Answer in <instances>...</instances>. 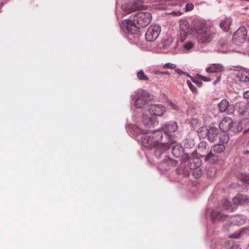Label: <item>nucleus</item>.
<instances>
[{
    "instance_id": "1",
    "label": "nucleus",
    "mask_w": 249,
    "mask_h": 249,
    "mask_svg": "<svg viewBox=\"0 0 249 249\" xmlns=\"http://www.w3.org/2000/svg\"><path fill=\"white\" fill-rule=\"evenodd\" d=\"M141 133H145L142 137V142L143 146L149 149L155 148V155L157 157H160L161 155L171 146V143H161L160 141L162 138V132L159 130H154L150 133L144 130L138 129Z\"/></svg>"
},
{
    "instance_id": "2",
    "label": "nucleus",
    "mask_w": 249,
    "mask_h": 249,
    "mask_svg": "<svg viewBox=\"0 0 249 249\" xmlns=\"http://www.w3.org/2000/svg\"><path fill=\"white\" fill-rule=\"evenodd\" d=\"M194 30L195 36L200 45H205L211 42L215 34L212 27L202 22L195 24Z\"/></svg>"
},
{
    "instance_id": "3",
    "label": "nucleus",
    "mask_w": 249,
    "mask_h": 249,
    "mask_svg": "<svg viewBox=\"0 0 249 249\" xmlns=\"http://www.w3.org/2000/svg\"><path fill=\"white\" fill-rule=\"evenodd\" d=\"M198 135L203 138L208 136L209 140L213 142L215 141L219 133L218 129L214 126H212L208 130L205 127H201L198 130Z\"/></svg>"
},
{
    "instance_id": "4",
    "label": "nucleus",
    "mask_w": 249,
    "mask_h": 249,
    "mask_svg": "<svg viewBox=\"0 0 249 249\" xmlns=\"http://www.w3.org/2000/svg\"><path fill=\"white\" fill-rule=\"evenodd\" d=\"M134 17V20L136 21L138 25L141 27H145L151 22L152 15L151 13L147 12H139L132 15Z\"/></svg>"
},
{
    "instance_id": "5",
    "label": "nucleus",
    "mask_w": 249,
    "mask_h": 249,
    "mask_svg": "<svg viewBox=\"0 0 249 249\" xmlns=\"http://www.w3.org/2000/svg\"><path fill=\"white\" fill-rule=\"evenodd\" d=\"M135 94L134 106L137 108H142L148 102L149 93L145 90L139 89L135 92Z\"/></svg>"
},
{
    "instance_id": "6",
    "label": "nucleus",
    "mask_w": 249,
    "mask_h": 249,
    "mask_svg": "<svg viewBox=\"0 0 249 249\" xmlns=\"http://www.w3.org/2000/svg\"><path fill=\"white\" fill-rule=\"evenodd\" d=\"M160 27L157 25L150 26L147 29L145 36L148 41H153L159 36L160 32Z\"/></svg>"
},
{
    "instance_id": "7",
    "label": "nucleus",
    "mask_w": 249,
    "mask_h": 249,
    "mask_svg": "<svg viewBox=\"0 0 249 249\" xmlns=\"http://www.w3.org/2000/svg\"><path fill=\"white\" fill-rule=\"evenodd\" d=\"M136 21L133 20L125 19L122 22L121 26L125 27L126 30L130 34H135L139 32V27L136 24Z\"/></svg>"
},
{
    "instance_id": "8",
    "label": "nucleus",
    "mask_w": 249,
    "mask_h": 249,
    "mask_svg": "<svg viewBox=\"0 0 249 249\" xmlns=\"http://www.w3.org/2000/svg\"><path fill=\"white\" fill-rule=\"evenodd\" d=\"M179 40L180 41H184L186 38L189 31V24L187 20L181 19L179 21Z\"/></svg>"
},
{
    "instance_id": "9",
    "label": "nucleus",
    "mask_w": 249,
    "mask_h": 249,
    "mask_svg": "<svg viewBox=\"0 0 249 249\" xmlns=\"http://www.w3.org/2000/svg\"><path fill=\"white\" fill-rule=\"evenodd\" d=\"M195 160H196L194 159H190L188 160V166H189L190 164V167L189 168L190 171L193 170V175L194 178H198L201 176L202 172L201 169L198 167L199 165V162L196 163Z\"/></svg>"
},
{
    "instance_id": "10",
    "label": "nucleus",
    "mask_w": 249,
    "mask_h": 249,
    "mask_svg": "<svg viewBox=\"0 0 249 249\" xmlns=\"http://www.w3.org/2000/svg\"><path fill=\"white\" fill-rule=\"evenodd\" d=\"M247 35V30L245 26H242L234 33V39L239 41L240 43L245 41Z\"/></svg>"
},
{
    "instance_id": "11",
    "label": "nucleus",
    "mask_w": 249,
    "mask_h": 249,
    "mask_svg": "<svg viewBox=\"0 0 249 249\" xmlns=\"http://www.w3.org/2000/svg\"><path fill=\"white\" fill-rule=\"evenodd\" d=\"M219 108L221 112H226L228 114H231L233 112L232 106L229 104L227 99H223L218 105Z\"/></svg>"
},
{
    "instance_id": "12",
    "label": "nucleus",
    "mask_w": 249,
    "mask_h": 249,
    "mask_svg": "<svg viewBox=\"0 0 249 249\" xmlns=\"http://www.w3.org/2000/svg\"><path fill=\"white\" fill-rule=\"evenodd\" d=\"M149 111L151 115L161 116L165 112V108L162 105H152L150 106Z\"/></svg>"
},
{
    "instance_id": "13",
    "label": "nucleus",
    "mask_w": 249,
    "mask_h": 249,
    "mask_svg": "<svg viewBox=\"0 0 249 249\" xmlns=\"http://www.w3.org/2000/svg\"><path fill=\"white\" fill-rule=\"evenodd\" d=\"M238 80L243 82H249V71L246 69H240L235 74Z\"/></svg>"
},
{
    "instance_id": "14",
    "label": "nucleus",
    "mask_w": 249,
    "mask_h": 249,
    "mask_svg": "<svg viewBox=\"0 0 249 249\" xmlns=\"http://www.w3.org/2000/svg\"><path fill=\"white\" fill-rule=\"evenodd\" d=\"M219 160V156L214 153L212 150H210L205 157V161L212 164L217 163Z\"/></svg>"
},
{
    "instance_id": "15",
    "label": "nucleus",
    "mask_w": 249,
    "mask_h": 249,
    "mask_svg": "<svg viewBox=\"0 0 249 249\" xmlns=\"http://www.w3.org/2000/svg\"><path fill=\"white\" fill-rule=\"evenodd\" d=\"M232 124V120L230 117L224 118L220 123L219 128L223 132L230 130L231 125Z\"/></svg>"
},
{
    "instance_id": "16",
    "label": "nucleus",
    "mask_w": 249,
    "mask_h": 249,
    "mask_svg": "<svg viewBox=\"0 0 249 249\" xmlns=\"http://www.w3.org/2000/svg\"><path fill=\"white\" fill-rule=\"evenodd\" d=\"M211 217L213 222L217 220L222 221L226 219L227 215L222 214L217 210H213L211 213Z\"/></svg>"
},
{
    "instance_id": "17",
    "label": "nucleus",
    "mask_w": 249,
    "mask_h": 249,
    "mask_svg": "<svg viewBox=\"0 0 249 249\" xmlns=\"http://www.w3.org/2000/svg\"><path fill=\"white\" fill-rule=\"evenodd\" d=\"M198 151L201 157H204L210 151L209 144L206 142L202 141L198 145Z\"/></svg>"
},
{
    "instance_id": "18",
    "label": "nucleus",
    "mask_w": 249,
    "mask_h": 249,
    "mask_svg": "<svg viewBox=\"0 0 249 249\" xmlns=\"http://www.w3.org/2000/svg\"><path fill=\"white\" fill-rule=\"evenodd\" d=\"M233 201L235 204L243 205L249 203V198L245 195H238L233 198Z\"/></svg>"
},
{
    "instance_id": "19",
    "label": "nucleus",
    "mask_w": 249,
    "mask_h": 249,
    "mask_svg": "<svg viewBox=\"0 0 249 249\" xmlns=\"http://www.w3.org/2000/svg\"><path fill=\"white\" fill-rule=\"evenodd\" d=\"M224 67L220 64H213L206 70V71L211 73H216L223 71Z\"/></svg>"
},
{
    "instance_id": "20",
    "label": "nucleus",
    "mask_w": 249,
    "mask_h": 249,
    "mask_svg": "<svg viewBox=\"0 0 249 249\" xmlns=\"http://www.w3.org/2000/svg\"><path fill=\"white\" fill-rule=\"evenodd\" d=\"M143 122L145 125L154 126L157 123L156 118L149 115H144L142 117Z\"/></svg>"
},
{
    "instance_id": "21",
    "label": "nucleus",
    "mask_w": 249,
    "mask_h": 249,
    "mask_svg": "<svg viewBox=\"0 0 249 249\" xmlns=\"http://www.w3.org/2000/svg\"><path fill=\"white\" fill-rule=\"evenodd\" d=\"M178 128V125L176 122H172L166 125L163 128L164 131L166 134L175 132Z\"/></svg>"
},
{
    "instance_id": "22",
    "label": "nucleus",
    "mask_w": 249,
    "mask_h": 249,
    "mask_svg": "<svg viewBox=\"0 0 249 249\" xmlns=\"http://www.w3.org/2000/svg\"><path fill=\"white\" fill-rule=\"evenodd\" d=\"M231 22L232 19L231 18H226L221 21L220 24V27L224 31L227 32L230 29V26Z\"/></svg>"
},
{
    "instance_id": "23",
    "label": "nucleus",
    "mask_w": 249,
    "mask_h": 249,
    "mask_svg": "<svg viewBox=\"0 0 249 249\" xmlns=\"http://www.w3.org/2000/svg\"><path fill=\"white\" fill-rule=\"evenodd\" d=\"M177 164V161L168 159L167 160L161 163V166L164 168L166 170H169L171 167L175 166Z\"/></svg>"
},
{
    "instance_id": "24",
    "label": "nucleus",
    "mask_w": 249,
    "mask_h": 249,
    "mask_svg": "<svg viewBox=\"0 0 249 249\" xmlns=\"http://www.w3.org/2000/svg\"><path fill=\"white\" fill-rule=\"evenodd\" d=\"M226 149V147L224 144H214L211 149L215 154H220L223 152Z\"/></svg>"
},
{
    "instance_id": "25",
    "label": "nucleus",
    "mask_w": 249,
    "mask_h": 249,
    "mask_svg": "<svg viewBox=\"0 0 249 249\" xmlns=\"http://www.w3.org/2000/svg\"><path fill=\"white\" fill-rule=\"evenodd\" d=\"M238 106L243 107V108L240 107H239V113L242 116H245L246 118H249V111L247 110H244V109L246 108V104L245 103L240 102L238 103Z\"/></svg>"
},
{
    "instance_id": "26",
    "label": "nucleus",
    "mask_w": 249,
    "mask_h": 249,
    "mask_svg": "<svg viewBox=\"0 0 249 249\" xmlns=\"http://www.w3.org/2000/svg\"><path fill=\"white\" fill-rule=\"evenodd\" d=\"M183 152L182 147L178 144L174 145L172 148V153L176 157H179Z\"/></svg>"
},
{
    "instance_id": "27",
    "label": "nucleus",
    "mask_w": 249,
    "mask_h": 249,
    "mask_svg": "<svg viewBox=\"0 0 249 249\" xmlns=\"http://www.w3.org/2000/svg\"><path fill=\"white\" fill-rule=\"evenodd\" d=\"M236 177L243 182L249 184V175L244 173H237Z\"/></svg>"
},
{
    "instance_id": "28",
    "label": "nucleus",
    "mask_w": 249,
    "mask_h": 249,
    "mask_svg": "<svg viewBox=\"0 0 249 249\" xmlns=\"http://www.w3.org/2000/svg\"><path fill=\"white\" fill-rule=\"evenodd\" d=\"M242 130V126L239 122H233L232 125H231L230 130L234 133H238Z\"/></svg>"
},
{
    "instance_id": "29",
    "label": "nucleus",
    "mask_w": 249,
    "mask_h": 249,
    "mask_svg": "<svg viewBox=\"0 0 249 249\" xmlns=\"http://www.w3.org/2000/svg\"><path fill=\"white\" fill-rule=\"evenodd\" d=\"M189 168L184 169L182 166H180L177 169V173L178 175H182L183 177H187L190 174Z\"/></svg>"
},
{
    "instance_id": "30",
    "label": "nucleus",
    "mask_w": 249,
    "mask_h": 249,
    "mask_svg": "<svg viewBox=\"0 0 249 249\" xmlns=\"http://www.w3.org/2000/svg\"><path fill=\"white\" fill-rule=\"evenodd\" d=\"M229 141V135L225 133L222 132L219 134V142L222 144L227 143Z\"/></svg>"
},
{
    "instance_id": "31",
    "label": "nucleus",
    "mask_w": 249,
    "mask_h": 249,
    "mask_svg": "<svg viewBox=\"0 0 249 249\" xmlns=\"http://www.w3.org/2000/svg\"><path fill=\"white\" fill-rule=\"evenodd\" d=\"M221 205L223 209L225 210H230L231 207V203L226 198H224L221 201Z\"/></svg>"
},
{
    "instance_id": "32",
    "label": "nucleus",
    "mask_w": 249,
    "mask_h": 249,
    "mask_svg": "<svg viewBox=\"0 0 249 249\" xmlns=\"http://www.w3.org/2000/svg\"><path fill=\"white\" fill-rule=\"evenodd\" d=\"M137 77L139 80L143 81H148L149 78L145 74L142 70H141L137 72Z\"/></svg>"
},
{
    "instance_id": "33",
    "label": "nucleus",
    "mask_w": 249,
    "mask_h": 249,
    "mask_svg": "<svg viewBox=\"0 0 249 249\" xmlns=\"http://www.w3.org/2000/svg\"><path fill=\"white\" fill-rule=\"evenodd\" d=\"M216 169L214 167L209 168L207 170L208 177L213 178L216 175Z\"/></svg>"
},
{
    "instance_id": "34",
    "label": "nucleus",
    "mask_w": 249,
    "mask_h": 249,
    "mask_svg": "<svg viewBox=\"0 0 249 249\" xmlns=\"http://www.w3.org/2000/svg\"><path fill=\"white\" fill-rule=\"evenodd\" d=\"M226 246L227 247V249H238V248L237 246H234L233 242L231 241L226 242Z\"/></svg>"
},
{
    "instance_id": "35",
    "label": "nucleus",
    "mask_w": 249,
    "mask_h": 249,
    "mask_svg": "<svg viewBox=\"0 0 249 249\" xmlns=\"http://www.w3.org/2000/svg\"><path fill=\"white\" fill-rule=\"evenodd\" d=\"M187 83L189 87L191 90L194 93H197V89L196 88V87L192 84V83L189 80L187 81Z\"/></svg>"
},
{
    "instance_id": "36",
    "label": "nucleus",
    "mask_w": 249,
    "mask_h": 249,
    "mask_svg": "<svg viewBox=\"0 0 249 249\" xmlns=\"http://www.w3.org/2000/svg\"><path fill=\"white\" fill-rule=\"evenodd\" d=\"M176 67V65L171 63H167L164 65L163 68H167L170 69H174Z\"/></svg>"
},
{
    "instance_id": "37",
    "label": "nucleus",
    "mask_w": 249,
    "mask_h": 249,
    "mask_svg": "<svg viewBox=\"0 0 249 249\" xmlns=\"http://www.w3.org/2000/svg\"><path fill=\"white\" fill-rule=\"evenodd\" d=\"M194 46V44L192 42H187L186 43L184 46V48L187 50H190L191 48H193Z\"/></svg>"
},
{
    "instance_id": "38",
    "label": "nucleus",
    "mask_w": 249,
    "mask_h": 249,
    "mask_svg": "<svg viewBox=\"0 0 249 249\" xmlns=\"http://www.w3.org/2000/svg\"><path fill=\"white\" fill-rule=\"evenodd\" d=\"M243 232V230H241L239 233H235L230 236V237L237 239L239 238Z\"/></svg>"
},
{
    "instance_id": "39",
    "label": "nucleus",
    "mask_w": 249,
    "mask_h": 249,
    "mask_svg": "<svg viewBox=\"0 0 249 249\" xmlns=\"http://www.w3.org/2000/svg\"><path fill=\"white\" fill-rule=\"evenodd\" d=\"M194 5L192 3H187L185 6L186 11H191L194 9Z\"/></svg>"
},
{
    "instance_id": "40",
    "label": "nucleus",
    "mask_w": 249,
    "mask_h": 249,
    "mask_svg": "<svg viewBox=\"0 0 249 249\" xmlns=\"http://www.w3.org/2000/svg\"><path fill=\"white\" fill-rule=\"evenodd\" d=\"M199 76L200 79L204 82H207V81H211V79L210 78H208L207 77H205V76H202V75H199Z\"/></svg>"
},
{
    "instance_id": "41",
    "label": "nucleus",
    "mask_w": 249,
    "mask_h": 249,
    "mask_svg": "<svg viewBox=\"0 0 249 249\" xmlns=\"http://www.w3.org/2000/svg\"><path fill=\"white\" fill-rule=\"evenodd\" d=\"M155 73L156 74H159V75H164V74L170 75V72L168 71H157L155 72Z\"/></svg>"
},
{
    "instance_id": "42",
    "label": "nucleus",
    "mask_w": 249,
    "mask_h": 249,
    "mask_svg": "<svg viewBox=\"0 0 249 249\" xmlns=\"http://www.w3.org/2000/svg\"><path fill=\"white\" fill-rule=\"evenodd\" d=\"M136 10V9L133 8V7H132V8H129L127 10H125V11L126 12V13L127 14H129V13H131L134 11H135Z\"/></svg>"
},
{
    "instance_id": "43",
    "label": "nucleus",
    "mask_w": 249,
    "mask_h": 249,
    "mask_svg": "<svg viewBox=\"0 0 249 249\" xmlns=\"http://www.w3.org/2000/svg\"><path fill=\"white\" fill-rule=\"evenodd\" d=\"M243 96L245 98L249 99V90L245 92Z\"/></svg>"
},
{
    "instance_id": "44",
    "label": "nucleus",
    "mask_w": 249,
    "mask_h": 249,
    "mask_svg": "<svg viewBox=\"0 0 249 249\" xmlns=\"http://www.w3.org/2000/svg\"><path fill=\"white\" fill-rule=\"evenodd\" d=\"M171 107L176 110L178 109V107L173 103H171Z\"/></svg>"
},
{
    "instance_id": "45",
    "label": "nucleus",
    "mask_w": 249,
    "mask_h": 249,
    "mask_svg": "<svg viewBox=\"0 0 249 249\" xmlns=\"http://www.w3.org/2000/svg\"><path fill=\"white\" fill-rule=\"evenodd\" d=\"M172 14H175V15H176V16H180V15H181V14H182V13H181L180 12L178 11V12H173L172 13Z\"/></svg>"
},
{
    "instance_id": "46",
    "label": "nucleus",
    "mask_w": 249,
    "mask_h": 249,
    "mask_svg": "<svg viewBox=\"0 0 249 249\" xmlns=\"http://www.w3.org/2000/svg\"><path fill=\"white\" fill-rule=\"evenodd\" d=\"M193 81L195 83H196V84L198 85L199 86H201V85L202 84V83H201V82H199V81H198V80H193Z\"/></svg>"
},
{
    "instance_id": "47",
    "label": "nucleus",
    "mask_w": 249,
    "mask_h": 249,
    "mask_svg": "<svg viewBox=\"0 0 249 249\" xmlns=\"http://www.w3.org/2000/svg\"><path fill=\"white\" fill-rule=\"evenodd\" d=\"M177 71H178V73L179 74H180V75H181V74H185V72H184V71H181V70H178Z\"/></svg>"
},
{
    "instance_id": "48",
    "label": "nucleus",
    "mask_w": 249,
    "mask_h": 249,
    "mask_svg": "<svg viewBox=\"0 0 249 249\" xmlns=\"http://www.w3.org/2000/svg\"><path fill=\"white\" fill-rule=\"evenodd\" d=\"M244 155H247L249 154V150H246L243 151Z\"/></svg>"
},
{
    "instance_id": "49",
    "label": "nucleus",
    "mask_w": 249,
    "mask_h": 249,
    "mask_svg": "<svg viewBox=\"0 0 249 249\" xmlns=\"http://www.w3.org/2000/svg\"><path fill=\"white\" fill-rule=\"evenodd\" d=\"M249 131V128L248 129H246L245 131H244V133H247Z\"/></svg>"
},
{
    "instance_id": "50",
    "label": "nucleus",
    "mask_w": 249,
    "mask_h": 249,
    "mask_svg": "<svg viewBox=\"0 0 249 249\" xmlns=\"http://www.w3.org/2000/svg\"><path fill=\"white\" fill-rule=\"evenodd\" d=\"M219 81V78H218L217 80L214 82V84H216L217 83V82H218Z\"/></svg>"
},
{
    "instance_id": "51",
    "label": "nucleus",
    "mask_w": 249,
    "mask_h": 249,
    "mask_svg": "<svg viewBox=\"0 0 249 249\" xmlns=\"http://www.w3.org/2000/svg\"><path fill=\"white\" fill-rule=\"evenodd\" d=\"M236 220H237V219H238L239 218V216H236L235 217Z\"/></svg>"
},
{
    "instance_id": "52",
    "label": "nucleus",
    "mask_w": 249,
    "mask_h": 249,
    "mask_svg": "<svg viewBox=\"0 0 249 249\" xmlns=\"http://www.w3.org/2000/svg\"><path fill=\"white\" fill-rule=\"evenodd\" d=\"M132 98L133 99H134V97H133V95H132Z\"/></svg>"
}]
</instances>
